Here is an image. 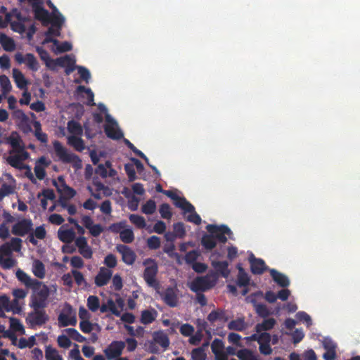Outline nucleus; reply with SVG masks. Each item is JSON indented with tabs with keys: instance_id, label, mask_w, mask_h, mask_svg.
I'll return each mask as SVG.
<instances>
[{
	"instance_id": "f257e3e1",
	"label": "nucleus",
	"mask_w": 360,
	"mask_h": 360,
	"mask_svg": "<svg viewBox=\"0 0 360 360\" xmlns=\"http://www.w3.org/2000/svg\"><path fill=\"white\" fill-rule=\"evenodd\" d=\"M53 146L55 154L60 161L65 164H72L75 170L82 168L81 158L76 154L70 153L59 141H54Z\"/></svg>"
},
{
	"instance_id": "f03ea898",
	"label": "nucleus",
	"mask_w": 360,
	"mask_h": 360,
	"mask_svg": "<svg viewBox=\"0 0 360 360\" xmlns=\"http://www.w3.org/2000/svg\"><path fill=\"white\" fill-rule=\"evenodd\" d=\"M33 295L31 296L30 306L37 308H46L48 305V297L50 295L49 287L39 281V285H33L31 288Z\"/></svg>"
},
{
	"instance_id": "7ed1b4c3",
	"label": "nucleus",
	"mask_w": 360,
	"mask_h": 360,
	"mask_svg": "<svg viewBox=\"0 0 360 360\" xmlns=\"http://www.w3.org/2000/svg\"><path fill=\"white\" fill-rule=\"evenodd\" d=\"M143 265L145 266L143 274L144 281L148 286L158 288L159 285L156 278L158 273V262L154 259L146 258L143 261Z\"/></svg>"
},
{
	"instance_id": "20e7f679",
	"label": "nucleus",
	"mask_w": 360,
	"mask_h": 360,
	"mask_svg": "<svg viewBox=\"0 0 360 360\" xmlns=\"http://www.w3.org/2000/svg\"><path fill=\"white\" fill-rule=\"evenodd\" d=\"M33 311L30 312L26 318V322L32 328L36 326H41L49 320L44 308H37L35 306H30Z\"/></svg>"
},
{
	"instance_id": "39448f33",
	"label": "nucleus",
	"mask_w": 360,
	"mask_h": 360,
	"mask_svg": "<svg viewBox=\"0 0 360 360\" xmlns=\"http://www.w3.org/2000/svg\"><path fill=\"white\" fill-rule=\"evenodd\" d=\"M215 281L213 280V274H207L204 276L195 278L191 283L190 289L194 292H204L213 288Z\"/></svg>"
},
{
	"instance_id": "423d86ee",
	"label": "nucleus",
	"mask_w": 360,
	"mask_h": 360,
	"mask_svg": "<svg viewBox=\"0 0 360 360\" xmlns=\"http://www.w3.org/2000/svg\"><path fill=\"white\" fill-rule=\"evenodd\" d=\"M208 233L213 234L214 239L220 243H225L227 241V235L230 238L233 234L231 230L226 225L217 226L214 224H208L206 226Z\"/></svg>"
},
{
	"instance_id": "0eeeda50",
	"label": "nucleus",
	"mask_w": 360,
	"mask_h": 360,
	"mask_svg": "<svg viewBox=\"0 0 360 360\" xmlns=\"http://www.w3.org/2000/svg\"><path fill=\"white\" fill-rule=\"evenodd\" d=\"M106 124L104 125V131L106 136L113 140L121 139L124 134L120 129L118 127L117 122L110 116L107 114L105 115Z\"/></svg>"
},
{
	"instance_id": "6e6552de",
	"label": "nucleus",
	"mask_w": 360,
	"mask_h": 360,
	"mask_svg": "<svg viewBox=\"0 0 360 360\" xmlns=\"http://www.w3.org/2000/svg\"><path fill=\"white\" fill-rule=\"evenodd\" d=\"M33 226L32 219L23 218L12 226L11 232L13 235L18 236H29L30 232L33 231Z\"/></svg>"
},
{
	"instance_id": "1a4fd4ad",
	"label": "nucleus",
	"mask_w": 360,
	"mask_h": 360,
	"mask_svg": "<svg viewBox=\"0 0 360 360\" xmlns=\"http://www.w3.org/2000/svg\"><path fill=\"white\" fill-rule=\"evenodd\" d=\"M124 347V342L114 340L103 350V352L108 360L117 359L122 354Z\"/></svg>"
},
{
	"instance_id": "9d476101",
	"label": "nucleus",
	"mask_w": 360,
	"mask_h": 360,
	"mask_svg": "<svg viewBox=\"0 0 360 360\" xmlns=\"http://www.w3.org/2000/svg\"><path fill=\"white\" fill-rule=\"evenodd\" d=\"M15 60L19 64L25 63L32 71L36 72L39 70V63L33 53H26L23 56L18 52L15 54Z\"/></svg>"
},
{
	"instance_id": "9b49d317",
	"label": "nucleus",
	"mask_w": 360,
	"mask_h": 360,
	"mask_svg": "<svg viewBox=\"0 0 360 360\" xmlns=\"http://www.w3.org/2000/svg\"><path fill=\"white\" fill-rule=\"evenodd\" d=\"M4 143L11 146L12 150L10 151V154L25 151L22 140L19 134L15 131H12L8 136L4 137Z\"/></svg>"
},
{
	"instance_id": "f8f14e48",
	"label": "nucleus",
	"mask_w": 360,
	"mask_h": 360,
	"mask_svg": "<svg viewBox=\"0 0 360 360\" xmlns=\"http://www.w3.org/2000/svg\"><path fill=\"white\" fill-rule=\"evenodd\" d=\"M177 289L173 287H168L165 291L160 293V296L164 302L170 307H175L179 302L177 295Z\"/></svg>"
},
{
	"instance_id": "ddd939ff",
	"label": "nucleus",
	"mask_w": 360,
	"mask_h": 360,
	"mask_svg": "<svg viewBox=\"0 0 360 360\" xmlns=\"http://www.w3.org/2000/svg\"><path fill=\"white\" fill-rule=\"evenodd\" d=\"M117 251L122 255V260L127 265H132L136 259V253L127 245L119 244L116 246Z\"/></svg>"
},
{
	"instance_id": "4468645a",
	"label": "nucleus",
	"mask_w": 360,
	"mask_h": 360,
	"mask_svg": "<svg viewBox=\"0 0 360 360\" xmlns=\"http://www.w3.org/2000/svg\"><path fill=\"white\" fill-rule=\"evenodd\" d=\"M112 276V271L105 266L99 269L98 274L94 278V283L97 287H103L106 285Z\"/></svg>"
},
{
	"instance_id": "2eb2a0df",
	"label": "nucleus",
	"mask_w": 360,
	"mask_h": 360,
	"mask_svg": "<svg viewBox=\"0 0 360 360\" xmlns=\"http://www.w3.org/2000/svg\"><path fill=\"white\" fill-rule=\"evenodd\" d=\"M248 260L251 272L255 275H261L268 269L264 261L262 259L256 258L252 253L250 255Z\"/></svg>"
},
{
	"instance_id": "dca6fc26",
	"label": "nucleus",
	"mask_w": 360,
	"mask_h": 360,
	"mask_svg": "<svg viewBox=\"0 0 360 360\" xmlns=\"http://www.w3.org/2000/svg\"><path fill=\"white\" fill-rule=\"evenodd\" d=\"M17 153L14 155H9L6 159L7 162L15 169H23L25 165L22 162L29 157V153L25 150Z\"/></svg>"
},
{
	"instance_id": "f3484780",
	"label": "nucleus",
	"mask_w": 360,
	"mask_h": 360,
	"mask_svg": "<svg viewBox=\"0 0 360 360\" xmlns=\"http://www.w3.org/2000/svg\"><path fill=\"white\" fill-rule=\"evenodd\" d=\"M32 8L35 18L41 21L43 25H47L50 22L49 11L44 8L40 3H34Z\"/></svg>"
},
{
	"instance_id": "a211bd4d",
	"label": "nucleus",
	"mask_w": 360,
	"mask_h": 360,
	"mask_svg": "<svg viewBox=\"0 0 360 360\" xmlns=\"http://www.w3.org/2000/svg\"><path fill=\"white\" fill-rule=\"evenodd\" d=\"M46 236V231L44 225L39 226L33 229L30 234L27 236V240L32 243L33 245L38 244L37 239L44 240Z\"/></svg>"
},
{
	"instance_id": "6ab92c4d",
	"label": "nucleus",
	"mask_w": 360,
	"mask_h": 360,
	"mask_svg": "<svg viewBox=\"0 0 360 360\" xmlns=\"http://www.w3.org/2000/svg\"><path fill=\"white\" fill-rule=\"evenodd\" d=\"M269 273L273 281L280 287L287 288L290 285V280L284 274L274 269H269Z\"/></svg>"
},
{
	"instance_id": "aec40b11",
	"label": "nucleus",
	"mask_w": 360,
	"mask_h": 360,
	"mask_svg": "<svg viewBox=\"0 0 360 360\" xmlns=\"http://www.w3.org/2000/svg\"><path fill=\"white\" fill-rule=\"evenodd\" d=\"M65 226H61L58 231V239L65 243H70L75 239V232L72 229H63Z\"/></svg>"
},
{
	"instance_id": "412c9836",
	"label": "nucleus",
	"mask_w": 360,
	"mask_h": 360,
	"mask_svg": "<svg viewBox=\"0 0 360 360\" xmlns=\"http://www.w3.org/2000/svg\"><path fill=\"white\" fill-rule=\"evenodd\" d=\"M17 278L22 282L27 288H30L33 285H39V281L32 278L21 269H18L15 273Z\"/></svg>"
},
{
	"instance_id": "4be33fe9",
	"label": "nucleus",
	"mask_w": 360,
	"mask_h": 360,
	"mask_svg": "<svg viewBox=\"0 0 360 360\" xmlns=\"http://www.w3.org/2000/svg\"><path fill=\"white\" fill-rule=\"evenodd\" d=\"M153 341L160 345L165 349L169 345V339L163 331H155L153 334Z\"/></svg>"
},
{
	"instance_id": "5701e85b",
	"label": "nucleus",
	"mask_w": 360,
	"mask_h": 360,
	"mask_svg": "<svg viewBox=\"0 0 360 360\" xmlns=\"http://www.w3.org/2000/svg\"><path fill=\"white\" fill-rule=\"evenodd\" d=\"M158 316V312L155 309H145L141 311V322L144 325H148L153 323Z\"/></svg>"
},
{
	"instance_id": "b1692460",
	"label": "nucleus",
	"mask_w": 360,
	"mask_h": 360,
	"mask_svg": "<svg viewBox=\"0 0 360 360\" xmlns=\"http://www.w3.org/2000/svg\"><path fill=\"white\" fill-rule=\"evenodd\" d=\"M207 319L210 323H214L218 320L221 321L223 322H226L229 319L228 316L226 314V311L221 309L212 311L208 314Z\"/></svg>"
},
{
	"instance_id": "393cba45",
	"label": "nucleus",
	"mask_w": 360,
	"mask_h": 360,
	"mask_svg": "<svg viewBox=\"0 0 360 360\" xmlns=\"http://www.w3.org/2000/svg\"><path fill=\"white\" fill-rule=\"evenodd\" d=\"M212 266L214 268L217 272L221 274L224 278H227L230 274V271L228 269L229 263L227 261L212 262Z\"/></svg>"
},
{
	"instance_id": "a878e982",
	"label": "nucleus",
	"mask_w": 360,
	"mask_h": 360,
	"mask_svg": "<svg viewBox=\"0 0 360 360\" xmlns=\"http://www.w3.org/2000/svg\"><path fill=\"white\" fill-rule=\"evenodd\" d=\"M71 274L73 276L75 282L78 286H82V288L85 290L91 288V285L86 281L82 272L76 269H72Z\"/></svg>"
},
{
	"instance_id": "bb28decb",
	"label": "nucleus",
	"mask_w": 360,
	"mask_h": 360,
	"mask_svg": "<svg viewBox=\"0 0 360 360\" xmlns=\"http://www.w3.org/2000/svg\"><path fill=\"white\" fill-rule=\"evenodd\" d=\"M174 204L176 207L181 208L184 213L194 211V206L184 197L177 195V198L174 200Z\"/></svg>"
},
{
	"instance_id": "cd10ccee",
	"label": "nucleus",
	"mask_w": 360,
	"mask_h": 360,
	"mask_svg": "<svg viewBox=\"0 0 360 360\" xmlns=\"http://www.w3.org/2000/svg\"><path fill=\"white\" fill-rule=\"evenodd\" d=\"M0 44L6 51H13L15 49L14 40L2 32H0Z\"/></svg>"
},
{
	"instance_id": "c85d7f7f",
	"label": "nucleus",
	"mask_w": 360,
	"mask_h": 360,
	"mask_svg": "<svg viewBox=\"0 0 360 360\" xmlns=\"http://www.w3.org/2000/svg\"><path fill=\"white\" fill-rule=\"evenodd\" d=\"M238 274L237 278V285L239 287H247L250 283V278L248 274L245 271L244 269L238 264L237 266Z\"/></svg>"
},
{
	"instance_id": "c756f323",
	"label": "nucleus",
	"mask_w": 360,
	"mask_h": 360,
	"mask_svg": "<svg viewBox=\"0 0 360 360\" xmlns=\"http://www.w3.org/2000/svg\"><path fill=\"white\" fill-rule=\"evenodd\" d=\"M276 324V320L274 318H269L264 319L262 323H257L255 326V330L257 333L262 331H266L272 329Z\"/></svg>"
},
{
	"instance_id": "7c9ffc66",
	"label": "nucleus",
	"mask_w": 360,
	"mask_h": 360,
	"mask_svg": "<svg viewBox=\"0 0 360 360\" xmlns=\"http://www.w3.org/2000/svg\"><path fill=\"white\" fill-rule=\"evenodd\" d=\"M13 77L16 84V86L20 89H24L26 88L27 82L24 75L18 69H13Z\"/></svg>"
},
{
	"instance_id": "2f4dec72",
	"label": "nucleus",
	"mask_w": 360,
	"mask_h": 360,
	"mask_svg": "<svg viewBox=\"0 0 360 360\" xmlns=\"http://www.w3.org/2000/svg\"><path fill=\"white\" fill-rule=\"evenodd\" d=\"M68 143L78 152H82L85 148V144L83 139L76 136H69L68 138Z\"/></svg>"
},
{
	"instance_id": "473e14b6",
	"label": "nucleus",
	"mask_w": 360,
	"mask_h": 360,
	"mask_svg": "<svg viewBox=\"0 0 360 360\" xmlns=\"http://www.w3.org/2000/svg\"><path fill=\"white\" fill-rule=\"evenodd\" d=\"M34 128V136L36 139L42 143H46L48 141V136L46 133L41 130V125L39 121L35 120L33 122Z\"/></svg>"
},
{
	"instance_id": "72a5a7b5",
	"label": "nucleus",
	"mask_w": 360,
	"mask_h": 360,
	"mask_svg": "<svg viewBox=\"0 0 360 360\" xmlns=\"http://www.w3.org/2000/svg\"><path fill=\"white\" fill-rule=\"evenodd\" d=\"M227 327L231 330L243 331L246 328L247 325L243 318H239L230 321Z\"/></svg>"
},
{
	"instance_id": "f704fd0d",
	"label": "nucleus",
	"mask_w": 360,
	"mask_h": 360,
	"mask_svg": "<svg viewBox=\"0 0 360 360\" xmlns=\"http://www.w3.org/2000/svg\"><path fill=\"white\" fill-rule=\"evenodd\" d=\"M59 325L61 327H66L68 326H75L77 323V319L75 316L69 317L68 315L65 314H60L58 318Z\"/></svg>"
},
{
	"instance_id": "c9c22d12",
	"label": "nucleus",
	"mask_w": 360,
	"mask_h": 360,
	"mask_svg": "<svg viewBox=\"0 0 360 360\" xmlns=\"http://www.w3.org/2000/svg\"><path fill=\"white\" fill-rule=\"evenodd\" d=\"M32 273L39 278H44L46 274L44 264L40 260L34 261L32 266Z\"/></svg>"
},
{
	"instance_id": "e433bc0d",
	"label": "nucleus",
	"mask_w": 360,
	"mask_h": 360,
	"mask_svg": "<svg viewBox=\"0 0 360 360\" xmlns=\"http://www.w3.org/2000/svg\"><path fill=\"white\" fill-rule=\"evenodd\" d=\"M201 243H202V245L205 249L212 250L216 246L217 241L214 239L213 234L209 233V234H205L202 237Z\"/></svg>"
},
{
	"instance_id": "4c0bfd02",
	"label": "nucleus",
	"mask_w": 360,
	"mask_h": 360,
	"mask_svg": "<svg viewBox=\"0 0 360 360\" xmlns=\"http://www.w3.org/2000/svg\"><path fill=\"white\" fill-rule=\"evenodd\" d=\"M211 349L215 356L226 354L224 352V342L218 338H215L211 344Z\"/></svg>"
},
{
	"instance_id": "58836bf2",
	"label": "nucleus",
	"mask_w": 360,
	"mask_h": 360,
	"mask_svg": "<svg viewBox=\"0 0 360 360\" xmlns=\"http://www.w3.org/2000/svg\"><path fill=\"white\" fill-rule=\"evenodd\" d=\"M236 355L240 360H258L257 356L248 349L238 350Z\"/></svg>"
},
{
	"instance_id": "ea45409f",
	"label": "nucleus",
	"mask_w": 360,
	"mask_h": 360,
	"mask_svg": "<svg viewBox=\"0 0 360 360\" xmlns=\"http://www.w3.org/2000/svg\"><path fill=\"white\" fill-rule=\"evenodd\" d=\"M13 307H9V297L6 295L0 296V317L4 318L6 314L4 311H10Z\"/></svg>"
},
{
	"instance_id": "a19ab883",
	"label": "nucleus",
	"mask_w": 360,
	"mask_h": 360,
	"mask_svg": "<svg viewBox=\"0 0 360 360\" xmlns=\"http://www.w3.org/2000/svg\"><path fill=\"white\" fill-rule=\"evenodd\" d=\"M129 219L138 229H143L146 226V220L142 216L131 214L129 215Z\"/></svg>"
},
{
	"instance_id": "79ce46f5",
	"label": "nucleus",
	"mask_w": 360,
	"mask_h": 360,
	"mask_svg": "<svg viewBox=\"0 0 360 360\" xmlns=\"http://www.w3.org/2000/svg\"><path fill=\"white\" fill-rule=\"evenodd\" d=\"M253 304L256 313L258 314V316L265 319L270 315L271 313L266 305L262 303H257L256 302H253Z\"/></svg>"
},
{
	"instance_id": "37998d69",
	"label": "nucleus",
	"mask_w": 360,
	"mask_h": 360,
	"mask_svg": "<svg viewBox=\"0 0 360 360\" xmlns=\"http://www.w3.org/2000/svg\"><path fill=\"white\" fill-rule=\"evenodd\" d=\"M55 62L56 64H58V66L62 68L75 65V60L68 55H66L63 57L57 58L55 59Z\"/></svg>"
},
{
	"instance_id": "c03bdc74",
	"label": "nucleus",
	"mask_w": 360,
	"mask_h": 360,
	"mask_svg": "<svg viewBox=\"0 0 360 360\" xmlns=\"http://www.w3.org/2000/svg\"><path fill=\"white\" fill-rule=\"evenodd\" d=\"M68 130L75 135H81L83 131L81 124L75 120H70L68 122Z\"/></svg>"
},
{
	"instance_id": "a18cd8bd",
	"label": "nucleus",
	"mask_w": 360,
	"mask_h": 360,
	"mask_svg": "<svg viewBox=\"0 0 360 360\" xmlns=\"http://www.w3.org/2000/svg\"><path fill=\"white\" fill-rule=\"evenodd\" d=\"M77 92L80 93V92H85L86 94H87V96H88V101L86 103V105H89V106H93V105H95V103H94V94L93 93V91H91V89L89 88H86L84 86H82V85H79L77 86Z\"/></svg>"
},
{
	"instance_id": "49530a36",
	"label": "nucleus",
	"mask_w": 360,
	"mask_h": 360,
	"mask_svg": "<svg viewBox=\"0 0 360 360\" xmlns=\"http://www.w3.org/2000/svg\"><path fill=\"white\" fill-rule=\"evenodd\" d=\"M120 237L124 243H131L134 240V234L131 229H124L120 232Z\"/></svg>"
},
{
	"instance_id": "de8ad7c7",
	"label": "nucleus",
	"mask_w": 360,
	"mask_h": 360,
	"mask_svg": "<svg viewBox=\"0 0 360 360\" xmlns=\"http://www.w3.org/2000/svg\"><path fill=\"white\" fill-rule=\"evenodd\" d=\"M155 210L156 203L152 199L147 200L141 207V212L145 214H153Z\"/></svg>"
},
{
	"instance_id": "09e8293b",
	"label": "nucleus",
	"mask_w": 360,
	"mask_h": 360,
	"mask_svg": "<svg viewBox=\"0 0 360 360\" xmlns=\"http://www.w3.org/2000/svg\"><path fill=\"white\" fill-rule=\"evenodd\" d=\"M87 307L91 311H96L100 307L99 298L96 295H90L87 298Z\"/></svg>"
},
{
	"instance_id": "8fccbe9b",
	"label": "nucleus",
	"mask_w": 360,
	"mask_h": 360,
	"mask_svg": "<svg viewBox=\"0 0 360 360\" xmlns=\"http://www.w3.org/2000/svg\"><path fill=\"white\" fill-rule=\"evenodd\" d=\"M16 264L17 261L11 256H8V258H4L0 255V266L2 269H10L15 266Z\"/></svg>"
},
{
	"instance_id": "3c124183",
	"label": "nucleus",
	"mask_w": 360,
	"mask_h": 360,
	"mask_svg": "<svg viewBox=\"0 0 360 360\" xmlns=\"http://www.w3.org/2000/svg\"><path fill=\"white\" fill-rule=\"evenodd\" d=\"M159 212L162 218L165 219H170L172 217L171 207L167 203H162L159 208Z\"/></svg>"
},
{
	"instance_id": "603ef678",
	"label": "nucleus",
	"mask_w": 360,
	"mask_h": 360,
	"mask_svg": "<svg viewBox=\"0 0 360 360\" xmlns=\"http://www.w3.org/2000/svg\"><path fill=\"white\" fill-rule=\"evenodd\" d=\"M192 360H206L207 354L203 347L195 348L191 352Z\"/></svg>"
},
{
	"instance_id": "864d4df0",
	"label": "nucleus",
	"mask_w": 360,
	"mask_h": 360,
	"mask_svg": "<svg viewBox=\"0 0 360 360\" xmlns=\"http://www.w3.org/2000/svg\"><path fill=\"white\" fill-rule=\"evenodd\" d=\"M65 332L70 338L78 342H83L86 340V338L75 328H67Z\"/></svg>"
},
{
	"instance_id": "5fc2aeb1",
	"label": "nucleus",
	"mask_w": 360,
	"mask_h": 360,
	"mask_svg": "<svg viewBox=\"0 0 360 360\" xmlns=\"http://www.w3.org/2000/svg\"><path fill=\"white\" fill-rule=\"evenodd\" d=\"M103 264L106 268L111 269L117 265V259L115 255L110 253L105 256L103 260Z\"/></svg>"
},
{
	"instance_id": "6e6d98bb",
	"label": "nucleus",
	"mask_w": 360,
	"mask_h": 360,
	"mask_svg": "<svg viewBox=\"0 0 360 360\" xmlns=\"http://www.w3.org/2000/svg\"><path fill=\"white\" fill-rule=\"evenodd\" d=\"M10 327L15 332H20L22 333H25L24 326L21 323L20 321L16 318H10Z\"/></svg>"
},
{
	"instance_id": "4d7b16f0",
	"label": "nucleus",
	"mask_w": 360,
	"mask_h": 360,
	"mask_svg": "<svg viewBox=\"0 0 360 360\" xmlns=\"http://www.w3.org/2000/svg\"><path fill=\"white\" fill-rule=\"evenodd\" d=\"M0 85L3 94H7L11 90V84L8 77L6 75H0Z\"/></svg>"
},
{
	"instance_id": "13d9d810",
	"label": "nucleus",
	"mask_w": 360,
	"mask_h": 360,
	"mask_svg": "<svg viewBox=\"0 0 360 360\" xmlns=\"http://www.w3.org/2000/svg\"><path fill=\"white\" fill-rule=\"evenodd\" d=\"M127 226L126 221H121L117 223H113L108 226V231L114 233H120L125 229Z\"/></svg>"
},
{
	"instance_id": "bf43d9fd",
	"label": "nucleus",
	"mask_w": 360,
	"mask_h": 360,
	"mask_svg": "<svg viewBox=\"0 0 360 360\" xmlns=\"http://www.w3.org/2000/svg\"><path fill=\"white\" fill-rule=\"evenodd\" d=\"M174 233L177 238H182L186 235L184 225L182 222L174 223L173 225Z\"/></svg>"
},
{
	"instance_id": "052dcab7",
	"label": "nucleus",
	"mask_w": 360,
	"mask_h": 360,
	"mask_svg": "<svg viewBox=\"0 0 360 360\" xmlns=\"http://www.w3.org/2000/svg\"><path fill=\"white\" fill-rule=\"evenodd\" d=\"M115 290L120 291L123 287V281L120 274H116L112 276V286Z\"/></svg>"
},
{
	"instance_id": "680f3d73",
	"label": "nucleus",
	"mask_w": 360,
	"mask_h": 360,
	"mask_svg": "<svg viewBox=\"0 0 360 360\" xmlns=\"http://www.w3.org/2000/svg\"><path fill=\"white\" fill-rule=\"evenodd\" d=\"M160 238L156 236H152L147 240V245L150 250H157L160 247Z\"/></svg>"
},
{
	"instance_id": "e2e57ef3",
	"label": "nucleus",
	"mask_w": 360,
	"mask_h": 360,
	"mask_svg": "<svg viewBox=\"0 0 360 360\" xmlns=\"http://www.w3.org/2000/svg\"><path fill=\"white\" fill-rule=\"evenodd\" d=\"M65 19L63 16L59 13L58 15H55L53 18H50L49 23L51 24V26L58 27L59 29L62 28L63 24L64 23Z\"/></svg>"
},
{
	"instance_id": "0e129e2a",
	"label": "nucleus",
	"mask_w": 360,
	"mask_h": 360,
	"mask_svg": "<svg viewBox=\"0 0 360 360\" xmlns=\"http://www.w3.org/2000/svg\"><path fill=\"white\" fill-rule=\"evenodd\" d=\"M194 327L189 323H184L179 328L181 334L185 337H190L194 333Z\"/></svg>"
},
{
	"instance_id": "69168bd1",
	"label": "nucleus",
	"mask_w": 360,
	"mask_h": 360,
	"mask_svg": "<svg viewBox=\"0 0 360 360\" xmlns=\"http://www.w3.org/2000/svg\"><path fill=\"white\" fill-rule=\"evenodd\" d=\"M199 257V252L197 250H191L187 252L185 255V261L187 264H193L196 262Z\"/></svg>"
},
{
	"instance_id": "338daca9",
	"label": "nucleus",
	"mask_w": 360,
	"mask_h": 360,
	"mask_svg": "<svg viewBox=\"0 0 360 360\" xmlns=\"http://www.w3.org/2000/svg\"><path fill=\"white\" fill-rule=\"evenodd\" d=\"M124 171L129 181H134L136 179V171L133 165L126 164L124 165Z\"/></svg>"
},
{
	"instance_id": "774afa93",
	"label": "nucleus",
	"mask_w": 360,
	"mask_h": 360,
	"mask_svg": "<svg viewBox=\"0 0 360 360\" xmlns=\"http://www.w3.org/2000/svg\"><path fill=\"white\" fill-rule=\"evenodd\" d=\"M203 338V334L200 332V330H197L194 335H191L188 340V342L192 345H198Z\"/></svg>"
}]
</instances>
